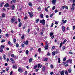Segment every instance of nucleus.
<instances>
[{"instance_id":"obj_31","label":"nucleus","mask_w":75,"mask_h":75,"mask_svg":"<svg viewBox=\"0 0 75 75\" xmlns=\"http://www.w3.org/2000/svg\"><path fill=\"white\" fill-rule=\"evenodd\" d=\"M40 16L41 18H43V17H44V15H43V14H41Z\"/></svg>"},{"instance_id":"obj_33","label":"nucleus","mask_w":75,"mask_h":75,"mask_svg":"<svg viewBox=\"0 0 75 75\" xmlns=\"http://www.w3.org/2000/svg\"><path fill=\"white\" fill-rule=\"evenodd\" d=\"M54 67V66H53V65L51 64L50 65V68L52 69Z\"/></svg>"},{"instance_id":"obj_63","label":"nucleus","mask_w":75,"mask_h":75,"mask_svg":"<svg viewBox=\"0 0 75 75\" xmlns=\"http://www.w3.org/2000/svg\"><path fill=\"white\" fill-rule=\"evenodd\" d=\"M13 41L14 42H16V39H13Z\"/></svg>"},{"instance_id":"obj_51","label":"nucleus","mask_w":75,"mask_h":75,"mask_svg":"<svg viewBox=\"0 0 75 75\" xmlns=\"http://www.w3.org/2000/svg\"><path fill=\"white\" fill-rule=\"evenodd\" d=\"M41 48H39L38 49L39 52H41Z\"/></svg>"},{"instance_id":"obj_37","label":"nucleus","mask_w":75,"mask_h":75,"mask_svg":"<svg viewBox=\"0 0 75 75\" xmlns=\"http://www.w3.org/2000/svg\"><path fill=\"white\" fill-rule=\"evenodd\" d=\"M71 9L72 10H74L75 9V8L73 6H72V7H71Z\"/></svg>"},{"instance_id":"obj_22","label":"nucleus","mask_w":75,"mask_h":75,"mask_svg":"<svg viewBox=\"0 0 75 75\" xmlns=\"http://www.w3.org/2000/svg\"><path fill=\"white\" fill-rule=\"evenodd\" d=\"M28 52L29 51L28 50H27L25 51V53L26 54V55H28Z\"/></svg>"},{"instance_id":"obj_12","label":"nucleus","mask_w":75,"mask_h":75,"mask_svg":"<svg viewBox=\"0 0 75 75\" xmlns=\"http://www.w3.org/2000/svg\"><path fill=\"white\" fill-rule=\"evenodd\" d=\"M32 61H33V58H30L29 60V63H30L31 62H32Z\"/></svg>"},{"instance_id":"obj_54","label":"nucleus","mask_w":75,"mask_h":75,"mask_svg":"<svg viewBox=\"0 0 75 75\" xmlns=\"http://www.w3.org/2000/svg\"><path fill=\"white\" fill-rule=\"evenodd\" d=\"M5 41V40L4 39L2 40L1 41V42H3Z\"/></svg>"},{"instance_id":"obj_29","label":"nucleus","mask_w":75,"mask_h":75,"mask_svg":"<svg viewBox=\"0 0 75 75\" xmlns=\"http://www.w3.org/2000/svg\"><path fill=\"white\" fill-rule=\"evenodd\" d=\"M4 59H6V55L4 54Z\"/></svg>"},{"instance_id":"obj_60","label":"nucleus","mask_w":75,"mask_h":75,"mask_svg":"<svg viewBox=\"0 0 75 75\" xmlns=\"http://www.w3.org/2000/svg\"><path fill=\"white\" fill-rule=\"evenodd\" d=\"M11 61H12V64H14V63H15V62H14V61L12 60Z\"/></svg>"},{"instance_id":"obj_59","label":"nucleus","mask_w":75,"mask_h":75,"mask_svg":"<svg viewBox=\"0 0 75 75\" xmlns=\"http://www.w3.org/2000/svg\"><path fill=\"white\" fill-rule=\"evenodd\" d=\"M45 11H47V12H48V9L47 8H45Z\"/></svg>"},{"instance_id":"obj_21","label":"nucleus","mask_w":75,"mask_h":75,"mask_svg":"<svg viewBox=\"0 0 75 75\" xmlns=\"http://www.w3.org/2000/svg\"><path fill=\"white\" fill-rule=\"evenodd\" d=\"M13 68H14V69H16L17 67V65H15V66L13 65Z\"/></svg>"},{"instance_id":"obj_34","label":"nucleus","mask_w":75,"mask_h":75,"mask_svg":"<svg viewBox=\"0 0 75 75\" xmlns=\"http://www.w3.org/2000/svg\"><path fill=\"white\" fill-rule=\"evenodd\" d=\"M2 17L3 18L5 17V14L3 13L2 15Z\"/></svg>"},{"instance_id":"obj_24","label":"nucleus","mask_w":75,"mask_h":75,"mask_svg":"<svg viewBox=\"0 0 75 75\" xmlns=\"http://www.w3.org/2000/svg\"><path fill=\"white\" fill-rule=\"evenodd\" d=\"M21 40H23V39H24V35H23L22 37H21Z\"/></svg>"},{"instance_id":"obj_8","label":"nucleus","mask_w":75,"mask_h":75,"mask_svg":"<svg viewBox=\"0 0 75 75\" xmlns=\"http://www.w3.org/2000/svg\"><path fill=\"white\" fill-rule=\"evenodd\" d=\"M60 74L61 75H64V71L63 70L60 72Z\"/></svg>"},{"instance_id":"obj_32","label":"nucleus","mask_w":75,"mask_h":75,"mask_svg":"<svg viewBox=\"0 0 75 75\" xmlns=\"http://www.w3.org/2000/svg\"><path fill=\"white\" fill-rule=\"evenodd\" d=\"M3 51V49L0 48V52H2Z\"/></svg>"},{"instance_id":"obj_27","label":"nucleus","mask_w":75,"mask_h":75,"mask_svg":"<svg viewBox=\"0 0 75 75\" xmlns=\"http://www.w3.org/2000/svg\"><path fill=\"white\" fill-rule=\"evenodd\" d=\"M5 35L6 37H9V34L7 33Z\"/></svg>"},{"instance_id":"obj_49","label":"nucleus","mask_w":75,"mask_h":75,"mask_svg":"<svg viewBox=\"0 0 75 75\" xmlns=\"http://www.w3.org/2000/svg\"><path fill=\"white\" fill-rule=\"evenodd\" d=\"M69 53L70 54H73L74 53H72V52H69Z\"/></svg>"},{"instance_id":"obj_45","label":"nucleus","mask_w":75,"mask_h":75,"mask_svg":"<svg viewBox=\"0 0 75 75\" xmlns=\"http://www.w3.org/2000/svg\"><path fill=\"white\" fill-rule=\"evenodd\" d=\"M27 18V16H25L24 18V20H26Z\"/></svg>"},{"instance_id":"obj_17","label":"nucleus","mask_w":75,"mask_h":75,"mask_svg":"<svg viewBox=\"0 0 75 75\" xmlns=\"http://www.w3.org/2000/svg\"><path fill=\"white\" fill-rule=\"evenodd\" d=\"M8 44L10 46H12L13 45V44H11V42L10 41L8 42Z\"/></svg>"},{"instance_id":"obj_57","label":"nucleus","mask_w":75,"mask_h":75,"mask_svg":"<svg viewBox=\"0 0 75 75\" xmlns=\"http://www.w3.org/2000/svg\"><path fill=\"white\" fill-rule=\"evenodd\" d=\"M65 47L64 46L63 47H62V49L63 50H65Z\"/></svg>"},{"instance_id":"obj_64","label":"nucleus","mask_w":75,"mask_h":75,"mask_svg":"<svg viewBox=\"0 0 75 75\" xmlns=\"http://www.w3.org/2000/svg\"><path fill=\"white\" fill-rule=\"evenodd\" d=\"M58 11V10L57 9L56 10L54 11V13H57V12Z\"/></svg>"},{"instance_id":"obj_55","label":"nucleus","mask_w":75,"mask_h":75,"mask_svg":"<svg viewBox=\"0 0 75 75\" xmlns=\"http://www.w3.org/2000/svg\"><path fill=\"white\" fill-rule=\"evenodd\" d=\"M58 63H60V58H58Z\"/></svg>"},{"instance_id":"obj_38","label":"nucleus","mask_w":75,"mask_h":75,"mask_svg":"<svg viewBox=\"0 0 75 75\" xmlns=\"http://www.w3.org/2000/svg\"><path fill=\"white\" fill-rule=\"evenodd\" d=\"M55 24H58V23H59V21H55Z\"/></svg>"},{"instance_id":"obj_50","label":"nucleus","mask_w":75,"mask_h":75,"mask_svg":"<svg viewBox=\"0 0 75 75\" xmlns=\"http://www.w3.org/2000/svg\"><path fill=\"white\" fill-rule=\"evenodd\" d=\"M54 16V14L52 13V14H51L50 15V17H52V16Z\"/></svg>"},{"instance_id":"obj_40","label":"nucleus","mask_w":75,"mask_h":75,"mask_svg":"<svg viewBox=\"0 0 75 75\" xmlns=\"http://www.w3.org/2000/svg\"><path fill=\"white\" fill-rule=\"evenodd\" d=\"M54 9H55V6H54L52 8V10H54Z\"/></svg>"},{"instance_id":"obj_53","label":"nucleus","mask_w":75,"mask_h":75,"mask_svg":"<svg viewBox=\"0 0 75 75\" xmlns=\"http://www.w3.org/2000/svg\"><path fill=\"white\" fill-rule=\"evenodd\" d=\"M2 6H3V4H2V3H0V7H2Z\"/></svg>"},{"instance_id":"obj_61","label":"nucleus","mask_w":75,"mask_h":75,"mask_svg":"<svg viewBox=\"0 0 75 75\" xmlns=\"http://www.w3.org/2000/svg\"><path fill=\"white\" fill-rule=\"evenodd\" d=\"M25 75H27V71H25Z\"/></svg>"},{"instance_id":"obj_6","label":"nucleus","mask_w":75,"mask_h":75,"mask_svg":"<svg viewBox=\"0 0 75 75\" xmlns=\"http://www.w3.org/2000/svg\"><path fill=\"white\" fill-rule=\"evenodd\" d=\"M23 43L24 44H25L26 45H27L28 44V40L26 41H24L23 42Z\"/></svg>"},{"instance_id":"obj_15","label":"nucleus","mask_w":75,"mask_h":75,"mask_svg":"<svg viewBox=\"0 0 75 75\" xmlns=\"http://www.w3.org/2000/svg\"><path fill=\"white\" fill-rule=\"evenodd\" d=\"M5 47V46L1 45V48H0L3 50V49Z\"/></svg>"},{"instance_id":"obj_30","label":"nucleus","mask_w":75,"mask_h":75,"mask_svg":"<svg viewBox=\"0 0 75 75\" xmlns=\"http://www.w3.org/2000/svg\"><path fill=\"white\" fill-rule=\"evenodd\" d=\"M9 69H10V68L9 67H7V68L6 69V71H8L9 70Z\"/></svg>"},{"instance_id":"obj_52","label":"nucleus","mask_w":75,"mask_h":75,"mask_svg":"<svg viewBox=\"0 0 75 75\" xmlns=\"http://www.w3.org/2000/svg\"><path fill=\"white\" fill-rule=\"evenodd\" d=\"M55 46H53L52 47V50H54V49H55Z\"/></svg>"},{"instance_id":"obj_62","label":"nucleus","mask_w":75,"mask_h":75,"mask_svg":"<svg viewBox=\"0 0 75 75\" xmlns=\"http://www.w3.org/2000/svg\"><path fill=\"white\" fill-rule=\"evenodd\" d=\"M12 1H13V2L14 3H16V0H12Z\"/></svg>"},{"instance_id":"obj_18","label":"nucleus","mask_w":75,"mask_h":75,"mask_svg":"<svg viewBox=\"0 0 75 75\" xmlns=\"http://www.w3.org/2000/svg\"><path fill=\"white\" fill-rule=\"evenodd\" d=\"M68 71L69 73H71V72H72V69H68Z\"/></svg>"},{"instance_id":"obj_43","label":"nucleus","mask_w":75,"mask_h":75,"mask_svg":"<svg viewBox=\"0 0 75 75\" xmlns=\"http://www.w3.org/2000/svg\"><path fill=\"white\" fill-rule=\"evenodd\" d=\"M21 45L22 48H24V45L23 44H22Z\"/></svg>"},{"instance_id":"obj_39","label":"nucleus","mask_w":75,"mask_h":75,"mask_svg":"<svg viewBox=\"0 0 75 75\" xmlns=\"http://www.w3.org/2000/svg\"><path fill=\"white\" fill-rule=\"evenodd\" d=\"M21 71V68L20 67H19L18 69V72H20Z\"/></svg>"},{"instance_id":"obj_20","label":"nucleus","mask_w":75,"mask_h":75,"mask_svg":"<svg viewBox=\"0 0 75 75\" xmlns=\"http://www.w3.org/2000/svg\"><path fill=\"white\" fill-rule=\"evenodd\" d=\"M28 4L29 5V6H30V7H31V6H32V3H30V2H29Z\"/></svg>"},{"instance_id":"obj_9","label":"nucleus","mask_w":75,"mask_h":75,"mask_svg":"<svg viewBox=\"0 0 75 75\" xmlns=\"http://www.w3.org/2000/svg\"><path fill=\"white\" fill-rule=\"evenodd\" d=\"M67 20H65L64 21V20H62V23H63V24H64V23H67Z\"/></svg>"},{"instance_id":"obj_47","label":"nucleus","mask_w":75,"mask_h":75,"mask_svg":"<svg viewBox=\"0 0 75 75\" xmlns=\"http://www.w3.org/2000/svg\"><path fill=\"white\" fill-rule=\"evenodd\" d=\"M47 55L48 56H50V52H48L47 53Z\"/></svg>"},{"instance_id":"obj_4","label":"nucleus","mask_w":75,"mask_h":75,"mask_svg":"<svg viewBox=\"0 0 75 75\" xmlns=\"http://www.w3.org/2000/svg\"><path fill=\"white\" fill-rule=\"evenodd\" d=\"M72 62V59H70L66 62V63H67V64H68V63H70V64H71Z\"/></svg>"},{"instance_id":"obj_42","label":"nucleus","mask_w":75,"mask_h":75,"mask_svg":"<svg viewBox=\"0 0 75 75\" xmlns=\"http://www.w3.org/2000/svg\"><path fill=\"white\" fill-rule=\"evenodd\" d=\"M62 43L61 42L60 44L59 48H61V47H62Z\"/></svg>"},{"instance_id":"obj_3","label":"nucleus","mask_w":75,"mask_h":75,"mask_svg":"<svg viewBox=\"0 0 75 75\" xmlns=\"http://www.w3.org/2000/svg\"><path fill=\"white\" fill-rule=\"evenodd\" d=\"M28 13L29 15L30 18H31V17L33 16V14H34L33 13V12H31L30 13V12H28Z\"/></svg>"},{"instance_id":"obj_23","label":"nucleus","mask_w":75,"mask_h":75,"mask_svg":"<svg viewBox=\"0 0 75 75\" xmlns=\"http://www.w3.org/2000/svg\"><path fill=\"white\" fill-rule=\"evenodd\" d=\"M53 35V33L51 32H50V37H52Z\"/></svg>"},{"instance_id":"obj_7","label":"nucleus","mask_w":75,"mask_h":75,"mask_svg":"<svg viewBox=\"0 0 75 75\" xmlns=\"http://www.w3.org/2000/svg\"><path fill=\"white\" fill-rule=\"evenodd\" d=\"M57 2V0H53L52 1V4H54L55 5V3Z\"/></svg>"},{"instance_id":"obj_41","label":"nucleus","mask_w":75,"mask_h":75,"mask_svg":"<svg viewBox=\"0 0 75 75\" xmlns=\"http://www.w3.org/2000/svg\"><path fill=\"white\" fill-rule=\"evenodd\" d=\"M48 60V58H45L44 59L45 61H47Z\"/></svg>"},{"instance_id":"obj_36","label":"nucleus","mask_w":75,"mask_h":75,"mask_svg":"<svg viewBox=\"0 0 75 75\" xmlns=\"http://www.w3.org/2000/svg\"><path fill=\"white\" fill-rule=\"evenodd\" d=\"M37 67V65H36L34 67V69H36Z\"/></svg>"},{"instance_id":"obj_48","label":"nucleus","mask_w":75,"mask_h":75,"mask_svg":"<svg viewBox=\"0 0 75 75\" xmlns=\"http://www.w3.org/2000/svg\"><path fill=\"white\" fill-rule=\"evenodd\" d=\"M62 9H63V10H64V8H65V6H62Z\"/></svg>"},{"instance_id":"obj_19","label":"nucleus","mask_w":75,"mask_h":75,"mask_svg":"<svg viewBox=\"0 0 75 75\" xmlns=\"http://www.w3.org/2000/svg\"><path fill=\"white\" fill-rule=\"evenodd\" d=\"M21 25H22V23H19L18 25V27H21Z\"/></svg>"},{"instance_id":"obj_56","label":"nucleus","mask_w":75,"mask_h":75,"mask_svg":"<svg viewBox=\"0 0 75 75\" xmlns=\"http://www.w3.org/2000/svg\"><path fill=\"white\" fill-rule=\"evenodd\" d=\"M75 6V3H73L72 4V7H74V6Z\"/></svg>"},{"instance_id":"obj_13","label":"nucleus","mask_w":75,"mask_h":75,"mask_svg":"<svg viewBox=\"0 0 75 75\" xmlns=\"http://www.w3.org/2000/svg\"><path fill=\"white\" fill-rule=\"evenodd\" d=\"M62 30L63 32H65V28L64 26L62 28Z\"/></svg>"},{"instance_id":"obj_28","label":"nucleus","mask_w":75,"mask_h":75,"mask_svg":"<svg viewBox=\"0 0 75 75\" xmlns=\"http://www.w3.org/2000/svg\"><path fill=\"white\" fill-rule=\"evenodd\" d=\"M39 20H40L39 19H37L36 21V23H38V21H39Z\"/></svg>"},{"instance_id":"obj_2","label":"nucleus","mask_w":75,"mask_h":75,"mask_svg":"<svg viewBox=\"0 0 75 75\" xmlns=\"http://www.w3.org/2000/svg\"><path fill=\"white\" fill-rule=\"evenodd\" d=\"M40 23H42L43 25H44L45 23V21L44 19H43L40 21Z\"/></svg>"},{"instance_id":"obj_14","label":"nucleus","mask_w":75,"mask_h":75,"mask_svg":"<svg viewBox=\"0 0 75 75\" xmlns=\"http://www.w3.org/2000/svg\"><path fill=\"white\" fill-rule=\"evenodd\" d=\"M64 73L66 75H68V72L67 71V70L65 71Z\"/></svg>"},{"instance_id":"obj_58","label":"nucleus","mask_w":75,"mask_h":75,"mask_svg":"<svg viewBox=\"0 0 75 75\" xmlns=\"http://www.w3.org/2000/svg\"><path fill=\"white\" fill-rule=\"evenodd\" d=\"M11 57H14V55L13 54H11Z\"/></svg>"},{"instance_id":"obj_46","label":"nucleus","mask_w":75,"mask_h":75,"mask_svg":"<svg viewBox=\"0 0 75 75\" xmlns=\"http://www.w3.org/2000/svg\"><path fill=\"white\" fill-rule=\"evenodd\" d=\"M18 45H19L17 43L16 44V47H18Z\"/></svg>"},{"instance_id":"obj_44","label":"nucleus","mask_w":75,"mask_h":75,"mask_svg":"<svg viewBox=\"0 0 75 75\" xmlns=\"http://www.w3.org/2000/svg\"><path fill=\"white\" fill-rule=\"evenodd\" d=\"M66 59H67V58L66 57H64L63 59V61H65L66 60Z\"/></svg>"},{"instance_id":"obj_10","label":"nucleus","mask_w":75,"mask_h":75,"mask_svg":"<svg viewBox=\"0 0 75 75\" xmlns=\"http://www.w3.org/2000/svg\"><path fill=\"white\" fill-rule=\"evenodd\" d=\"M37 66L38 68H39L40 67L41 68L42 67V65L41 64H38V65H37Z\"/></svg>"},{"instance_id":"obj_35","label":"nucleus","mask_w":75,"mask_h":75,"mask_svg":"<svg viewBox=\"0 0 75 75\" xmlns=\"http://www.w3.org/2000/svg\"><path fill=\"white\" fill-rule=\"evenodd\" d=\"M67 40L66 39H65L64 41V42L63 43V44H65V42L67 41Z\"/></svg>"},{"instance_id":"obj_1","label":"nucleus","mask_w":75,"mask_h":75,"mask_svg":"<svg viewBox=\"0 0 75 75\" xmlns=\"http://www.w3.org/2000/svg\"><path fill=\"white\" fill-rule=\"evenodd\" d=\"M46 44L45 46V50H48V42L47 41H46L45 42Z\"/></svg>"},{"instance_id":"obj_25","label":"nucleus","mask_w":75,"mask_h":75,"mask_svg":"<svg viewBox=\"0 0 75 75\" xmlns=\"http://www.w3.org/2000/svg\"><path fill=\"white\" fill-rule=\"evenodd\" d=\"M52 55H54H54H55V52H52Z\"/></svg>"},{"instance_id":"obj_5","label":"nucleus","mask_w":75,"mask_h":75,"mask_svg":"<svg viewBox=\"0 0 75 75\" xmlns=\"http://www.w3.org/2000/svg\"><path fill=\"white\" fill-rule=\"evenodd\" d=\"M16 19L15 18L13 17L11 19V21L12 23H13L14 22H15V20Z\"/></svg>"},{"instance_id":"obj_26","label":"nucleus","mask_w":75,"mask_h":75,"mask_svg":"<svg viewBox=\"0 0 75 75\" xmlns=\"http://www.w3.org/2000/svg\"><path fill=\"white\" fill-rule=\"evenodd\" d=\"M38 11H41V8L40 7H39L38 8Z\"/></svg>"},{"instance_id":"obj_11","label":"nucleus","mask_w":75,"mask_h":75,"mask_svg":"<svg viewBox=\"0 0 75 75\" xmlns=\"http://www.w3.org/2000/svg\"><path fill=\"white\" fill-rule=\"evenodd\" d=\"M9 4L8 3H6V4L4 5V7H9Z\"/></svg>"},{"instance_id":"obj_16","label":"nucleus","mask_w":75,"mask_h":75,"mask_svg":"<svg viewBox=\"0 0 75 75\" xmlns=\"http://www.w3.org/2000/svg\"><path fill=\"white\" fill-rule=\"evenodd\" d=\"M11 8L12 10H14V5H12Z\"/></svg>"}]
</instances>
